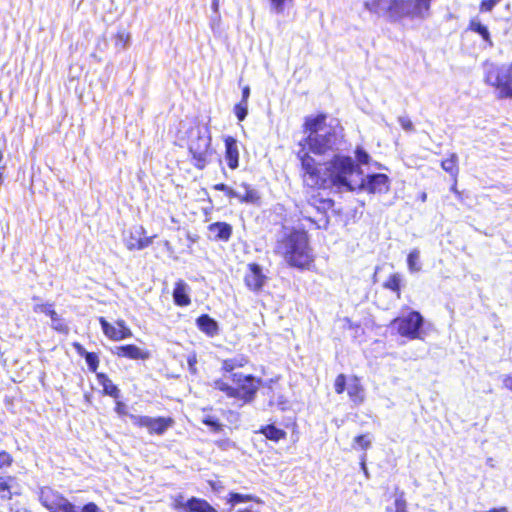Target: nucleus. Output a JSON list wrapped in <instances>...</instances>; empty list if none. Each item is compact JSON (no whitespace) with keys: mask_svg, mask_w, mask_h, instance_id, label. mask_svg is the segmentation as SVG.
I'll use <instances>...</instances> for the list:
<instances>
[{"mask_svg":"<svg viewBox=\"0 0 512 512\" xmlns=\"http://www.w3.org/2000/svg\"><path fill=\"white\" fill-rule=\"evenodd\" d=\"M74 346L80 355L85 356V352H87V351L79 343H75Z\"/></svg>","mask_w":512,"mask_h":512,"instance_id":"nucleus-56","label":"nucleus"},{"mask_svg":"<svg viewBox=\"0 0 512 512\" xmlns=\"http://www.w3.org/2000/svg\"><path fill=\"white\" fill-rule=\"evenodd\" d=\"M457 162L458 156L455 153H452L448 159H445L441 162V167L451 176L456 177L459 173Z\"/></svg>","mask_w":512,"mask_h":512,"instance_id":"nucleus-28","label":"nucleus"},{"mask_svg":"<svg viewBox=\"0 0 512 512\" xmlns=\"http://www.w3.org/2000/svg\"><path fill=\"white\" fill-rule=\"evenodd\" d=\"M292 1L293 0H269L270 9L276 14H281L284 12L286 4Z\"/></svg>","mask_w":512,"mask_h":512,"instance_id":"nucleus-34","label":"nucleus"},{"mask_svg":"<svg viewBox=\"0 0 512 512\" xmlns=\"http://www.w3.org/2000/svg\"><path fill=\"white\" fill-rule=\"evenodd\" d=\"M99 384L103 387L105 394L118 399L120 397V391L118 387L112 382V380L103 373L97 374Z\"/></svg>","mask_w":512,"mask_h":512,"instance_id":"nucleus-24","label":"nucleus"},{"mask_svg":"<svg viewBox=\"0 0 512 512\" xmlns=\"http://www.w3.org/2000/svg\"><path fill=\"white\" fill-rule=\"evenodd\" d=\"M214 189L218 190V191L225 192L226 196H228L229 198H232L233 194H235L234 188H231L228 185L223 184V183L214 185Z\"/></svg>","mask_w":512,"mask_h":512,"instance_id":"nucleus-46","label":"nucleus"},{"mask_svg":"<svg viewBox=\"0 0 512 512\" xmlns=\"http://www.w3.org/2000/svg\"><path fill=\"white\" fill-rule=\"evenodd\" d=\"M356 443L362 450H367L371 446V439L368 435H359L354 438Z\"/></svg>","mask_w":512,"mask_h":512,"instance_id":"nucleus-41","label":"nucleus"},{"mask_svg":"<svg viewBox=\"0 0 512 512\" xmlns=\"http://www.w3.org/2000/svg\"><path fill=\"white\" fill-rule=\"evenodd\" d=\"M395 511L394 512H408L407 510V502L404 498V493L401 492L396 496L395 502Z\"/></svg>","mask_w":512,"mask_h":512,"instance_id":"nucleus-40","label":"nucleus"},{"mask_svg":"<svg viewBox=\"0 0 512 512\" xmlns=\"http://www.w3.org/2000/svg\"><path fill=\"white\" fill-rule=\"evenodd\" d=\"M15 478L11 476L0 477V500L6 501L11 498L15 489Z\"/></svg>","mask_w":512,"mask_h":512,"instance_id":"nucleus-23","label":"nucleus"},{"mask_svg":"<svg viewBox=\"0 0 512 512\" xmlns=\"http://www.w3.org/2000/svg\"><path fill=\"white\" fill-rule=\"evenodd\" d=\"M215 389L224 392L228 397L234 398V387L230 386L222 379L215 380L213 383Z\"/></svg>","mask_w":512,"mask_h":512,"instance_id":"nucleus-33","label":"nucleus"},{"mask_svg":"<svg viewBox=\"0 0 512 512\" xmlns=\"http://www.w3.org/2000/svg\"><path fill=\"white\" fill-rule=\"evenodd\" d=\"M210 485L214 491H219L222 488V485L219 482H211Z\"/></svg>","mask_w":512,"mask_h":512,"instance_id":"nucleus-57","label":"nucleus"},{"mask_svg":"<svg viewBox=\"0 0 512 512\" xmlns=\"http://www.w3.org/2000/svg\"><path fill=\"white\" fill-rule=\"evenodd\" d=\"M366 1H367V0H364V7H365V8H366Z\"/></svg>","mask_w":512,"mask_h":512,"instance_id":"nucleus-61","label":"nucleus"},{"mask_svg":"<svg viewBox=\"0 0 512 512\" xmlns=\"http://www.w3.org/2000/svg\"><path fill=\"white\" fill-rule=\"evenodd\" d=\"M112 352L118 357H125L132 360H145L150 356L148 351L142 350L132 344L117 346L112 350Z\"/></svg>","mask_w":512,"mask_h":512,"instance_id":"nucleus-17","label":"nucleus"},{"mask_svg":"<svg viewBox=\"0 0 512 512\" xmlns=\"http://www.w3.org/2000/svg\"><path fill=\"white\" fill-rule=\"evenodd\" d=\"M81 512H104L102 509H100L95 503H88L83 506Z\"/></svg>","mask_w":512,"mask_h":512,"instance_id":"nucleus-48","label":"nucleus"},{"mask_svg":"<svg viewBox=\"0 0 512 512\" xmlns=\"http://www.w3.org/2000/svg\"><path fill=\"white\" fill-rule=\"evenodd\" d=\"M218 8H219V2H216V1H213L212 0V9L217 12L218 11Z\"/></svg>","mask_w":512,"mask_h":512,"instance_id":"nucleus-58","label":"nucleus"},{"mask_svg":"<svg viewBox=\"0 0 512 512\" xmlns=\"http://www.w3.org/2000/svg\"><path fill=\"white\" fill-rule=\"evenodd\" d=\"M469 28L478 33L489 46H493V42L490 37L488 28L484 26L478 19H472L469 24Z\"/></svg>","mask_w":512,"mask_h":512,"instance_id":"nucleus-26","label":"nucleus"},{"mask_svg":"<svg viewBox=\"0 0 512 512\" xmlns=\"http://www.w3.org/2000/svg\"><path fill=\"white\" fill-rule=\"evenodd\" d=\"M502 0H482L479 6L481 12H490Z\"/></svg>","mask_w":512,"mask_h":512,"instance_id":"nucleus-43","label":"nucleus"},{"mask_svg":"<svg viewBox=\"0 0 512 512\" xmlns=\"http://www.w3.org/2000/svg\"><path fill=\"white\" fill-rule=\"evenodd\" d=\"M99 322L104 335L113 341H120L130 338L133 335L131 329L126 325L124 320H117V327L111 325L104 317H100Z\"/></svg>","mask_w":512,"mask_h":512,"instance_id":"nucleus-13","label":"nucleus"},{"mask_svg":"<svg viewBox=\"0 0 512 512\" xmlns=\"http://www.w3.org/2000/svg\"><path fill=\"white\" fill-rule=\"evenodd\" d=\"M125 405L122 403V402H117L116 403V407H115V411L118 413V414H125Z\"/></svg>","mask_w":512,"mask_h":512,"instance_id":"nucleus-52","label":"nucleus"},{"mask_svg":"<svg viewBox=\"0 0 512 512\" xmlns=\"http://www.w3.org/2000/svg\"><path fill=\"white\" fill-rule=\"evenodd\" d=\"M365 461H366V456L364 455L361 459V468H362L363 472L365 473V475H368V470H367Z\"/></svg>","mask_w":512,"mask_h":512,"instance_id":"nucleus-55","label":"nucleus"},{"mask_svg":"<svg viewBox=\"0 0 512 512\" xmlns=\"http://www.w3.org/2000/svg\"><path fill=\"white\" fill-rule=\"evenodd\" d=\"M234 191L232 198L238 199L241 203L255 205L260 201L259 192L247 183H241Z\"/></svg>","mask_w":512,"mask_h":512,"instance_id":"nucleus-16","label":"nucleus"},{"mask_svg":"<svg viewBox=\"0 0 512 512\" xmlns=\"http://www.w3.org/2000/svg\"><path fill=\"white\" fill-rule=\"evenodd\" d=\"M202 422L209 426L213 431L219 432L222 430L223 425L213 416L207 415L203 418Z\"/></svg>","mask_w":512,"mask_h":512,"instance_id":"nucleus-37","label":"nucleus"},{"mask_svg":"<svg viewBox=\"0 0 512 512\" xmlns=\"http://www.w3.org/2000/svg\"><path fill=\"white\" fill-rule=\"evenodd\" d=\"M232 445L228 440L227 441H223L221 444H220V447H223V448H226L228 446Z\"/></svg>","mask_w":512,"mask_h":512,"instance_id":"nucleus-59","label":"nucleus"},{"mask_svg":"<svg viewBox=\"0 0 512 512\" xmlns=\"http://www.w3.org/2000/svg\"><path fill=\"white\" fill-rule=\"evenodd\" d=\"M130 36L125 31H119L116 37V46L125 48L129 42Z\"/></svg>","mask_w":512,"mask_h":512,"instance_id":"nucleus-45","label":"nucleus"},{"mask_svg":"<svg viewBox=\"0 0 512 512\" xmlns=\"http://www.w3.org/2000/svg\"><path fill=\"white\" fill-rule=\"evenodd\" d=\"M260 433H262L267 439L272 441H279L286 437V432L282 429L275 427L274 425H267L260 429Z\"/></svg>","mask_w":512,"mask_h":512,"instance_id":"nucleus-27","label":"nucleus"},{"mask_svg":"<svg viewBox=\"0 0 512 512\" xmlns=\"http://www.w3.org/2000/svg\"><path fill=\"white\" fill-rule=\"evenodd\" d=\"M209 231L213 234L214 239L228 241L232 234V227L225 222H216L209 226Z\"/></svg>","mask_w":512,"mask_h":512,"instance_id":"nucleus-21","label":"nucleus"},{"mask_svg":"<svg viewBox=\"0 0 512 512\" xmlns=\"http://www.w3.org/2000/svg\"><path fill=\"white\" fill-rule=\"evenodd\" d=\"M146 230L143 226H135L130 232L129 236L125 239V244L129 250H142L150 246L155 236H145Z\"/></svg>","mask_w":512,"mask_h":512,"instance_id":"nucleus-14","label":"nucleus"},{"mask_svg":"<svg viewBox=\"0 0 512 512\" xmlns=\"http://www.w3.org/2000/svg\"><path fill=\"white\" fill-rule=\"evenodd\" d=\"M232 381L237 385L234 387V398L248 403L254 399L259 387V380L251 375H243L242 373H233Z\"/></svg>","mask_w":512,"mask_h":512,"instance_id":"nucleus-9","label":"nucleus"},{"mask_svg":"<svg viewBox=\"0 0 512 512\" xmlns=\"http://www.w3.org/2000/svg\"><path fill=\"white\" fill-rule=\"evenodd\" d=\"M355 157L359 165H367L370 161L369 154L361 147H357L355 150Z\"/></svg>","mask_w":512,"mask_h":512,"instance_id":"nucleus-38","label":"nucleus"},{"mask_svg":"<svg viewBox=\"0 0 512 512\" xmlns=\"http://www.w3.org/2000/svg\"><path fill=\"white\" fill-rule=\"evenodd\" d=\"M248 363L244 356H238L231 359H226L222 363V369L226 372H232L236 367H243Z\"/></svg>","mask_w":512,"mask_h":512,"instance_id":"nucleus-30","label":"nucleus"},{"mask_svg":"<svg viewBox=\"0 0 512 512\" xmlns=\"http://www.w3.org/2000/svg\"><path fill=\"white\" fill-rule=\"evenodd\" d=\"M197 363V359H196V356L193 355V356H190L188 358V365H189V369L192 373H195L196 371V368H195V365Z\"/></svg>","mask_w":512,"mask_h":512,"instance_id":"nucleus-51","label":"nucleus"},{"mask_svg":"<svg viewBox=\"0 0 512 512\" xmlns=\"http://www.w3.org/2000/svg\"><path fill=\"white\" fill-rule=\"evenodd\" d=\"M431 0H367L366 9L378 16L396 22L404 17L427 19Z\"/></svg>","mask_w":512,"mask_h":512,"instance_id":"nucleus-3","label":"nucleus"},{"mask_svg":"<svg viewBox=\"0 0 512 512\" xmlns=\"http://www.w3.org/2000/svg\"><path fill=\"white\" fill-rule=\"evenodd\" d=\"M502 382L506 389L512 391V373L504 375Z\"/></svg>","mask_w":512,"mask_h":512,"instance_id":"nucleus-49","label":"nucleus"},{"mask_svg":"<svg viewBox=\"0 0 512 512\" xmlns=\"http://www.w3.org/2000/svg\"><path fill=\"white\" fill-rule=\"evenodd\" d=\"M398 122L400 124V126L402 127L403 130L407 131V132H412L414 131V125L412 123V121L410 120L409 117L407 116H400L398 117Z\"/></svg>","mask_w":512,"mask_h":512,"instance_id":"nucleus-44","label":"nucleus"},{"mask_svg":"<svg viewBox=\"0 0 512 512\" xmlns=\"http://www.w3.org/2000/svg\"><path fill=\"white\" fill-rule=\"evenodd\" d=\"M275 252L296 268H308L313 262L308 236L304 231L293 230L278 240Z\"/></svg>","mask_w":512,"mask_h":512,"instance_id":"nucleus-4","label":"nucleus"},{"mask_svg":"<svg viewBox=\"0 0 512 512\" xmlns=\"http://www.w3.org/2000/svg\"><path fill=\"white\" fill-rule=\"evenodd\" d=\"M197 326L203 333H205L209 337H214L215 335L218 334V324L209 315L205 314L198 317Z\"/></svg>","mask_w":512,"mask_h":512,"instance_id":"nucleus-22","label":"nucleus"},{"mask_svg":"<svg viewBox=\"0 0 512 512\" xmlns=\"http://www.w3.org/2000/svg\"><path fill=\"white\" fill-rule=\"evenodd\" d=\"M509 65L512 67V62Z\"/></svg>","mask_w":512,"mask_h":512,"instance_id":"nucleus-62","label":"nucleus"},{"mask_svg":"<svg viewBox=\"0 0 512 512\" xmlns=\"http://www.w3.org/2000/svg\"><path fill=\"white\" fill-rule=\"evenodd\" d=\"M484 82L495 88L497 98L512 99V67L509 64H496L486 61L483 64Z\"/></svg>","mask_w":512,"mask_h":512,"instance_id":"nucleus-5","label":"nucleus"},{"mask_svg":"<svg viewBox=\"0 0 512 512\" xmlns=\"http://www.w3.org/2000/svg\"><path fill=\"white\" fill-rule=\"evenodd\" d=\"M12 463V457L6 451L0 452V468L9 466Z\"/></svg>","mask_w":512,"mask_h":512,"instance_id":"nucleus-47","label":"nucleus"},{"mask_svg":"<svg viewBox=\"0 0 512 512\" xmlns=\"http://www.w3.org/2000/svg\"><path fill=\"white\" fill-rule=\"evenodd\" d=\"M225 159L229 168L236 169L239 165V151L237 141L233 137H227L225 139Z\"/></svg>","mask_w":512,"mask_h":512,"instance_id":"nucleus-19","label":"nucleus"},{"mask_svg":"<svg viewBox=\"0 0 512 512\" xmlns=\"http://www.w3.org/2000/svg\"><path fill=\"white\" fill-rule=\"evenodd\" d=\"M189 152L192 155L194 166L198 169L205 168L212 155L211 136L208 133H199L195 139L191 140Z\"/></svg>","mask_w":512,"mask_h":512,"instance_id":"nucleus-7","label":"nucleus"},{"mask_svg":"<svg viewBox=\"0 0 512 512\" xmlns=\"http://www.w3.org/2000/svg\"><path fill=\"white\" fill-rule=\"evenodd\" d=\"M172 507L179 512H188V506L184 501V496L179 494L173 498Z\"/></svg>","mask_w":512,"mask_h":512,"instance_id":"nucleus-39","label":"nucleus"},{"mask_svg":"<svg viewBox=\"0 0 512 512\" xmlns=\"http://www.w3.org/2000/svg\"><path fill=\"white\" fill-rule=\"evenodd\" d=\"M84 357H85V360H86V363H87L89 369L92 372H95L99 365V358H98L97 354H95L93 352H85Z\"/></svg>","mask_w":512,"mask_h":512,"instance_id":"nucleus-35","label":"nucleus"},{"mask_svg":"<svg viewBox=\"0 0 512 512\" xmlns=\"http://www.w3.org/2000/svg\"><path fill=\"white\" fill-rule=\"evenodd\" d=\"M424 318L418 311H411L391 321L390 327L409 340L424 338Z\"/></svg>","mask_w":512,"mask_h":512,"instance_id":"nucleus-6","label":"nucleus"},{"mask_svg":"<svg viewBox=\"0 0 512 512\" xmlns=\"http://www.w3.org/2000/svg\"><path fill=\"white\" fill-rule=\"evenodd\" d=\"M306 138L299 142L297 152L313 153L317 156H330L341 150L344 143L343 128L337 122H326L323 114L309 117L304 124Z\"/></svg>","mask_w":512,"mask_h":512,"instance_id":"nucleus-2","label":"nucleus"},{"mask_svg":"<svg viewBox=\"0 0 512 512\" xmlns=\"http://www.w3.org/2000/svg\"><path fill=\"white\" fill-rule=\"evenodd\" d=\"M356 183V189L364 190L368 193L381 194L389 190V178L385 174H371L366 178L360 175Z\"/></svg>","mask_w":512,"mask_h":512,"instance_id":"nucleus-11","label":"nucleus"},{"mask_svg":"<svg viewBox=\"0 0 512 512\" xmlns=\"http://www.w3.org/2000/svg\"><path fill=\"white\" fill-rule=\"evenodd\" d=\"M36 303L33 306L35 313H44L51 319V328L59 333L68 334L69 327L54 309L53 303H41L38 297L33 298Z\"/></svg>","mask_w":512,"mask_h":512,"instance_id":"nucleus-12","label":"nucleus"},{"mask_svg":"<svg viewBox=\"0 0 512 512\" xmlns=\"http://www.w3.org/2000/svg\"><path fill=\"white\" fill-rule=\"evenodd\" d=\"M346 387V377L344 374H339L334 383V389L337 394H341L344 392Z\"/></svg>","mask_w":512,"mask_h":512,"instance_id":"nucleus-42","label":"nucleus"},{"mask_svg":"<svg viewBox=\"0 0 512 512\" xmlns=\"http://www.w3.org/2000/svg\"><path fill=\"white\" fill-rule=\"evenodd\" d=\"M234 113L239 121H243L248 114V104L239 102L234 107Z\"/></svg>","mask_w":512,"mask_h":512,"instance_id":"nucleus-36","label":"nucleus"},{"mask_svg":"<svg viewBox=\"0 0 512 512\" xmlns=\"http://www.w3.org/2000/svg\"><path fill=\"white\" fill-rule=\"evenodd\" d=\"M347 393L350 400L355 404L359 405L363 403L365 399V391L360 383V379L357 376H353L348 381Z\"/></svg>","mask_w":512,"mask_h":512,"instance_id":"nucleus-18","label":"nucleus"},{"mask_svg":"<svg viewBox=\"0 0 512 512\" xmlns=\"http://www.w3.org/2000/svg\"><path fill=\"white\" fill-rule=\"evenodd\" d=\"M245 284L252 291H260L265 284L266 276L262 268L255 263L248 265V272L245 275Z\"/></svg>","mask_w":512,"mask_h":512,"instance_id":"nucleus-15","label":"nucleus"},{"mask_svg":"<svg viewBox=\"0 0 512 512\" xmlns=\"http://www.w3.org/2000/svg\"><path fill=\"white\" fill-rule=\"evenodd\" d=\"M189 291V285L183 280H178L175 283V288L173 290V299L175 304L182 307L188 306L191 303Z\"/></svg>","mask_w":512,"mask_h":512,"instance_id":"nucleus-20","label":"nucleus"},{"mask_svg":"<svg viewBox=\"0 0 512 512\" xmlns=\"http://www.w3.org/2000/svg\"><path fill=\"white\" fill-rule=\"evenodd\" d=\"M407 264L410 272H418L421 269L420 252L417 249L412 250L407 257Z\"/></svg>","mask_w":512,"mask_h":512,"instance_id":"nucleus-31","label":"nucleus"},{"mask_svg":"<svg viewBox=\"0 0 512 512\" xmlns=\"http://www.w3.org/2000/svg\"><path fill=\"white\" fill-rule=\"evenodd\" d=\"M365 461H366V456L364 455L361 459V468H362L363 472L365 473V475H368V470H367Z\"/></svg>","mask_w":512,"mask_h":512,"instance_id":"nucleus-53","label":"nucleus"},{"mask_svg":"<svg viewBox=\"0 0 512 512\" xmlns=\"http://www.w3.org/2000/svg\"><path fill=\"white\" fill-rule=\"evenodd\" d=\"M420 199H421L422 202H425L426 199H427V194L425 192L421 193Z\"/></svg>","mask_w":512,"mask_h":512,"instance_id":"nucleus-60","label":"nucleus"},{"mask_svg":"<svg viewBox=\"0 0 512 512\" xmlns=\"http://www.w3.org/2000/svg\"><path fill=\"white\" fill-rule=\"evenodd\" d=\"M365 461H366V456L364 455L361 459V468H362L363 472L365 473V475H368V470H367Z\"/></svg>","mask_w":512,"mask_h":512,"instance_id":"nucleus-54","label":"nucleus"},{"mask_svg":"<svg viewBox=\"0 0 512 512\" xmlns=\"http://www.w3.org/2000/svg\"><path fill=\"white\" fill-rule=\"evenodd\" d=\"M39 499L50 512H78L72 503L50 487H43L40 490Z\"/></svg>","mask_w":512,"mask_h":512,"instance_id":"nucleus-8","label":"nucleus"},{"mask_svg":"<svg viewBox=\"0 0 512 512\" xmlns=\"http://www.w3.org/2000/svg\"><path fill=\"white\" fill-rule=\"evenodd\" d=\"M249 501H256L258 503L261 502L258 498H256L253 495L240 494V493H235V492L229 493L228 498H227V503L230 504L231 507H234L235 505H237L239 503H244V502H249Z\"/></svg>","mask_w":512,"mask_h":512,"instance_id":"nucleus-29","label":"nucleus"},{"mask_svg":"<svg viewBox=\"0 0 512 512\" xmlns=\"http://www.w3.org/2000/svg\"><path fill=\"white\" fill-rule=\"evenodd\" d=\"M133 425L143 427L148 430L150 434L163 435L169 428L174 425V420L171 417H149L130 415Z\"/></svg>","mask_w":512,"mask_h":512,"instance_id":"nucleus-10","label":"nucleus"},{"mask_svg":"<svg viewBox=\"0 0 512 512\" xmlns=\"http://www.w3.org/2000/svg\"><path fill=\"white\" fill-rule=\"evenodd\" d=\"M297 158L301 162L302 178L306 186L311 188H336L339 191L356 190V182L363 174L360 167L355 165L350 156L334 154L324 164L316 162L305 152H297Z\"/></svg>","mask_w":512,"mask_h":512,"instance_id":"nucleus-1","label":"nucleus"},{"mask_svg":"<svg viewBox=\"0 0 512 512\" xmlns=\"http://www.w3.org/2000/svg\"><path fill=\"white\" fill-rule=\"evenodd\" d=\"M400 282H401L400 276L398 274H393L384 283V287L396 292L397 297L400 298Z\"/></svg>","mask_w":512,"mask_h":512,"instance_id":"nucleus-32","label":"nucleus"},{"mask_svg":"<svg viewBox=\"0 0 512 512\" xmlns=\"http://www.w3.org/2000/svg\"><path fill=\"white\" fill-rule=\"evenodd\" d=\"M249 96H250V88H249V86H245L242 89V99L240 102H244V103L248 104Z\"/></svg>","mask_w":512,"mask_h":512,"instance_id":"nucleus-50","label":"nucleus"},{"mask_svg":"<svg viewBox=\"0 0 512 512\" xmlns=\"http://www.w3.org/2000/svg\"><path fill=\"white\" fill-rule=\"evenodd\" d=\"M186 506H188V512H216L215 508L206 500L196 497H192L186 501Z\"/></svg>","mask_w":512,"mask_h":512,"instance_id":"nucleus-25","label":"nucleus"}]
</instances>
